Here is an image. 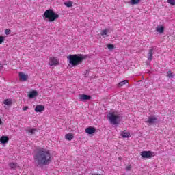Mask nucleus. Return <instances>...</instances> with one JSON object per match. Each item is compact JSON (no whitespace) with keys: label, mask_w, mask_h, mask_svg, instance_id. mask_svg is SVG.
Segmentation results:
<instances>
[{"label":"nucleus","mask_w":175,"mask_h":175,"mask_svg":"<svg viewBox=\"0 0 175 175\" xmlns=\"http://www.w3.org/2000/svg\"><path fill=\"white\" fill-rule=\"evenodd\" d=\"M0 142L3 144H5V143H8V142H9V137H8V136H2L0 138Z\"/></svg>","instance_id":"obj_15"},{"label":"nucleus","mask_w":175,"mask_h":175,"mask_svg":"<svg viewBox=\"0 0 175 175\" xmlns=\"http://www.w3.org/2000/svg\"><path fill=\"white\" fill-rule=\"evenodd\" d=\"M19 79L21 81H27L28 80V75H25L24 72H19Z\"/></svg>","instance_id":"obj_9"},{"label":"nucleus","mask_w":175,"mask_h":175,"mask_svg":"<svg viewBox=\"0 0 175 175\" xmlns=\"http://www.w3.org/2000/svg\"><path fill=\"white\" fill-rule=\"evenodd\" d=\"M109 29H105L104 30H102L100 32V35L101 36H103V38H107V36H109V35L107 33H109Z\"/></svg>","instance_id":"obj_14"},{"label":"nucleus","mask_w":175,"mask_h":175,"mask_svg":"<svg viewBox=\"0 0 175 175\" xmlns=\"http://www.w3.org/2000/svg\"><path fill=\"white\" fill-rule=\"evenodd\" d=\"M65 137H66V140L70 141V140H72V139H73V134H72V133L66 134L65 135Z\"/></svg>","instance_id":"obj_21"},{"label":"nucleus","mask_w":175,"mask_h":175,"mask_svg":"<svg viewBox=\"0 0 175 175\" xmlns=\"http://www.w3.org/2000/svg\"><path fill=\"white\" fill-rule=\"evenodd\" d=\"M33 159L36 166L42 167V166L49 165L51 162V154L49 150L39 148L35 152Z\"/></svg>","instance_id":"obj_1"},{"label":"nucleus","mask_w":175,"mask_h":175,"mask_svg":"<svg viewBox=\"0 0 175 175\" xmlns=\"http://www.w3.org/2000/svg\"><path fill=\"white\" fill-rule=\"evenodd\" d=\"M107 48L109 50H113L114 49V45L109 44L107 45Z\"/></svg>","instance_id":"obj_27"},{"label":"nucleus","mask_w":175,"mask_h":175,"mask_svg":"<svg viewBox=\"0 0 175 175\" xmlns=\"http://www.w3.org/2000/svg\"><path fill=\"white\" fill-rule=\"evenodd\" d=\"M5 42V37L3 36H0V44H2Z\"/></svg>","instance_id":"obj_28"},{"label":"nucleus","mask_w":175,"mask_h":175,"mask_svg":"<svg viewBox=\"0 0 175 175\" xmlns=\"http://www.w3.org/2000/svg\"><path fill=\"white\" fill-rule=\"evenodd\" d=\"M28 96L30 99H33V98H36V96H38V92L36 91L30 92Z\"/></svg>","instance_id":"obj_13"},{"label":"nucleus","mask_w":175,"mask_h":175,"mask_svg":"<svg viewBox=\"0 0 175 175\" xmlns=\"http://www.w3.org/2000/svg\"><path fill=\"white\" fill-rule=\"evenodd\" d=\"M23 110L24 111H27V110H28V107H23Z\"/></svg>","instance_id":"obj_31"},{"label":"nucleus","mask_w":175,"mask_h":175,"mask_svg":"<svg viewBox=\"0 0 175 175\" xmlns=\"http://www.w3.org/2000/svg\"><path fill=\"white\" fill-rule=\"evenodd\" d=\"M174 77V75H173V72H172V71L167 72V77H169L170 79H173Z\"/></svg>","instance_id":"obj_25"},{"label":"nucleus","mask_w":175,"mask_h":175,"mask_svg":"<svg viewBox=\"0 0 175 175\" xmlns=\"http://www.w3.org/2000/svg\"><path fill=\"white\" fill-rule=\"evenodd\" d=\"M42 17L45 21H49L50 23H53V21H55V20H57L58 17H59V15L58 14H56L54 12V11L51 9L46 10L44 14L42 15Z\"/></svg>","instance_id":"obj_3"},{"label":"nucleus","mask_w":175,"mask_h":175,"mask_svg":"<svg viewBox=\"0 0 175 175\" xmlns=\"http://www.w3.org/2000/svg\"><path fill=\"white\" fill-rule=\"evenodd\" d=\"M26 132H28L31 135H35L38 132V129L36 128H27Z\"/></svg>","instance_id":"obj_12"},{"label":"nucleus","mask_w":175,"mask_h":175,"mask_svg":"<svg viewBox=\"0 0 175 175\" xmlns=\"http://www.w3.org/2000/svg\"><path fill=\"white\" fill-rule=\"evenodd\" d=\"M67 58L69 61L70 66H77L84 61L85 57L81 54H75L68 55Z\"/></svg>","instance_id":"obj_2"},{"label":"nucleus","mask_w":175,"mask_h":175,"mask_svg":"<svg viewBox=\"0 0 175 175\" xmlns=\"http://www.w3.org/2000/svg\"><path fill=\"white\" fill-rule=\"evenodd\" d=\"M140 3V0H130L131 5H137Z\"/></svg>","instance_id":"obj_23"},{"label":"nucleus","mask_w":175,"mask_h":175,"mask_svg":"<svg viewBox=\"0 0 175 175\" xmlns=\"http://www.w3.org/2000/svg\"><path fill=\"white\" fill-rule=\"evenodd\" d=\"M131 169H132V167H131V165L127 166V167H126V170H127V171L131 170Z\"/></svg>","instance_id":"obj_30"},{"label":"nucleus","mask_w":175,"mask_h":175,"mask_svg":"<svg viewBox=\"0 0 175 175\" xmlns=\"http://www.w3.org/2000/svg\"><path fill=\"white\" fill-rule=\"evenodd\" d=\"M59 62L57 57H50L49 59V65L51 66H54V65H59Z\"/></svg>","instance_id":"obj_7"},{"label":"nucleus","mask_w":175,"mask_h":175,"mask_svg":"<svg viewBox=\"0 0 175 175\" xmlns=\"http://www.w3.org/2000/svg\"><path fill=\"white\" fill-rule=\"evenodd\" d=\"M156 31L159 33H163V32L165 31V27H163V25L159 26L157 27Z\"/></svg>","instance_id":"obj_17"},{"label":"nucleus","mask_w":175,"mask_h":175,"mask_svg":"<svg viewBox=\"0 0 175 175\" xmlns=\"http://www.w3.org/2000/svg\"><path fill=\"white\" fill-rule=\"evenodd\" d=\"M127 83H128V80H124V81L120 82L118 84V88H121V87H123L124 85H125V84H127Z\"/></svg>","instance_id":"obj_20"},{"label":"nucleus","mask_w":175,"mask_h":175,"mask_svg":"<svg viewBox=\"0 0 175 175\" xmlns=\"http://www.w3.org/2000/svg\"><path fill=\"white\" fill-rule=\"evenodd\" d=\"M0 125H2V120L0 119Z\"/></svg>","instance_id":"obj_32"},{"label":"nucleus","mask_w":175,"mask_h":175,"mask_svg":"<svg viewBox=\"0 0 175 175\" xmlns=\"http://www.w3.org/2000/svg\"><path fill=\"white\" fill-rule=\"evenodd\" d=\"M141 157L142 158H152V152H151V151H146L144 150L141 152Z\"/></svg>","instance_id":"obj_6"},{"label":"nucleus","mask_w":175,"mask_h":175,"mask_svg":"<svg viewBox=\"0 0 175 175\" xmlns=\"http://www.w3.org/2000/svg\"><path fill=\"white\" fill-rule=\"evenodd\" d=\"M121 136L124 139L131 137V133H129V132H126L125 131H124L122 132Z\"/></svg>","instance_id":"obj_18"},{"label":"nucleus","mask_w":175,"mask_h":175,"mask_svg":"<svg viewBox=\"0 0 175 175\" xmlns=\"http://www.w3.org/2000/svg\"><path fill=\"white\" fill-rule=\"evenodd\" d=\"M155 48H154V47H152V49H150V50H149V53H148V59L149 60V61H152V51H154V49Z\"/></svg>","instance_id":"obj_16"},{"label":"nucleus","mask_w":175,"mask_h":175,"mask_svg":"<svg viewBox=\"0 0 175 175\" xmlns=\"http://www.w3.org/2000/svg\"><path fill=\"white\" fill-rule=\"evenodd\" d=\"M9 166L11 169H16V167H17V164L14 163H10Z\"/></svg>","instance_id":"obj_24"},{"label":"nucleus","mask_w":175,"mask_h":175,"mask_svg":"<svg viewBox=\"0 0 175 175\" xmlns=\"http://www.w3.org/2000/svg\"><path fill=\"white\" fill-rule=\"evenodd\" d=\"M13 103V100L12 99H5L3 101V104L6 105L7 106H12Z\"/></svg>","instance_id":"obj_19"},{"label":"nucleus","mask_w":175,"mask_h":175,"mask_svg":"<svg viewBox=\"0 0 175 175\" xmlns=\"http://www.w3.org/2000/svg\"><path fill=\"white\" fill-rule=\"evenodd\" d=\"M96 131V129L94 127H92V126H90L85 129V132L88 135H92V133H95Z\"/></svg>","instance_id":"obj_10"},{"label":"nucleus","mask_w":175,"mask_h":175,"mask_svg":"<svg viewBox=\"0 0 175 175\" xmlns=\"http://www.w3.org/2000/svg\"><path fill=\"white\" fill-rule=\"evenodd\" d=\"M12 31H10V29H5V35H10V33H11Z\"/></svg>","instance_id":"obj_29"},{"label":"nucleus","mask_w":175,"mask_h":175,"mask_svg":"<svg viewBox=\"0 0 175 175\" xmlns=\"http://www.w3.org/2000/svg\"><path fill=\"white\" fill-rule=\"evenodd\" d=\"M64 5L67 8H72V6H73V1L66 2L64 3Z\"/></svg>","instance_id":"obj_22"},{"label":"nucleus","mask_w":175,"mask_h":175,"mask_svg":"<svg viewBox=\"0 0 175 175\" xmlns=\"http://www.w3.org/2000/svg\"><path fill=\"white\" fill-rule=\"evenodd\" d=\"M79 98L82 102H85V100H90V99H91V96L87 94H79Z\"/></svg>","instance_id":"obj_8"},{"label":"nucleus","mask_w":175,"mask_h":175,"mask_svg":"<svg viewBox=\"0 0 175 175\" xmlns=\"http://www.w3.org/2000/svg\"><path fill=\"white\" fill-rule=\"evenodd\" d=\"M44 110V106L43 105H36L35 108L36 113H42Z\"/></svg>","instance_id":"obj_11"},{"label":"nucleus","mask_w":175,"mask_h":175,"mask_svg":"<svg viewBox=\"0 0 175 175\" xmlns=\"http://www.w3.org/2000/svg\"><path fill=\"white\" fill-rule=\"evenodd\" d=\"M167 2L170 5H172V6H174L175 5V0H167Z\"/></svg>","instance_id":"obj_26"},{"label":"nucleus","mask_w":175,"mask_h":175,"mask_svg":"<svg viewBox=\"0 0 175 175\" xmlns=\"http://www.w3.org/2000/svg\"><path fill=\"white\" fill-rule=\"evenodd\" d=\"M146 122L148 123V125H152L158 122V118L155 116H150L148 118Z\"/></svg>","instance_id":"obj_5"},{"label":"nucleus","mask_w":175,"mask_h":175,"mask_svg":"<svg viewBox=\"0 0 175 175\" xmlns=\"http://www.w3.org/2000/svg\"><path fill=\"white\" fill-rule=\"evenodd\" d=\"M107 118L109 120L110 124L112 125H118L120 122V118L121 116L117 111L110 112L107 116Z\"/></svg>","instance_id":"obj_4"}]
</instances>
